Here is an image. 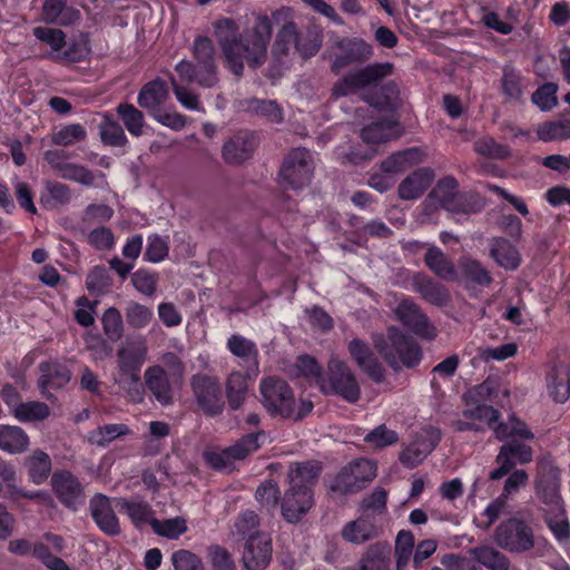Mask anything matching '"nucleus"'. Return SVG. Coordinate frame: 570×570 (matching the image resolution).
Returning <instances> with one entry per match:
<instances>
[{
  "label": "nucleus",
  "instance_id": "obj_1",
  "mask_svg": "<svg viewBox=\"0 0 570 570\" xmlns=\"http://www.w3.org/2000/svg\"><path fill=\"white\" fill-rule=\"evenodd\" d=\"M214 29L226 66L233 73L242 75L245 63L258 68L265 62L272 36V22L267 16L257 17L253 30L239 39H236L237 27L232 19L216 21Z\"/></svg>",
  "mask_w": 570,
  "mask_h": 570
},
{
  "label": "nucleus",
  "instance_id": "obj_2",
  "mask_svg": "<svg viewBox=\"0 0 570 570\" xmlns=\"http://www.w3.org/2000/svg\"><path fill=\"white\" fill-rule=\"evenodd\" d=\"M493 391V383L489 381L469 390L464 395L465 407L461 417L452 422L453 429L458 432H482L492 429L500 441L509 438L533 439V433L527 425L513 416L507 422L497 423L500 417L499 411L487 404Z\"/></svg>",
  "mask_w": 570,
  "mask_h": 570
},
{
  "label": "nucleus",
  "instance_id": "obj_3",
  "mask_svg": "<svg viewBox=\"0 0 570 570\" xmlns=\"http://www.w3.org/2000/svg\"><path fill=\"white\" fill-rule=\"evenodd\" d=\"M194 57L197 65L181 60L176 65L178 78H171V85L177 100L189 110H200L198 96L191 92L187 85L197 83L209 88L217 82L215 66V49L213 41L207 37H198L194 42Z\"/></svg>",
  "mask_w": 570,
  "mask_h": 570
},
{
  "label": "nucleus",
  "instance_id": "obj_4",
  "mask_svg": "<svg viewBox=\"0 0 570 570\" xmlns=\"http://www.w3.org/2000/svg\"><path fill=\"white\" fill-rule=\"evenodd\" d=\"M321 465L316 461L295 463L288 471V488L282 502V513L288 522H296L313 504V485Z\"/></svg>",
  "mask_w": 570,
  "mask_h": 570
},
{
  "label": "nucleus",
  "instance_id": "obj_5",
  "mask_svg": "<svg viewBox=\"0 0 570 570\" xmlns=\"http://www.w3.org/2000/svg\"><path fill=\"white\" fill-rule=\"evenodd\" d=\"M148 355V345L142 336L126 338L117 351L118 372L115 383L131 399H140V370Z\"/></svg>",
  "mask_w": 570,
  "mask_h": 570
},
{
  "label": "nucleus",
  "instance_id": "obj_6",
  "mask_svg": "<svg viewBox=\"0 0 570 570\" xmlns=\"http://www.w3.org/2000/svg\"><path fill=\"white\" fill-rule=\"evenodd\" d=\"M259 390L264 406L273 415L299 420L313 409L311 401L299 400L297 402L288 384L281 379H264Z\"/></svg>",
  "mask_w": 570,
  "mask_h": 570
},
{
  "label": "nucleus",
  "instance_id": "obj_7",
  "mask_svg": "<svg viewBox=\"0 0 570 570\" xmlns=\"http://www.w3.org/2000/svg\"><path fill=\"white\" fill-rule=\"evenodd\" d=\"M373 344L382 357L394 368L413 367L421 360L419 345L394 326L389 327L386 336L375 335Z\"/></svg>",
  "mask_w": 570,
  "mask_h": 570
},
{
  "label": "nucleus",
  "instance_id": "obj_8",
  "mask_svg": "<svg viewBox=\"0 0 570 570\" xmlns=\"http://www.w3.org/2000/svg\"><path fill=\"white\" fill-rule=\"evenodd\" d=\"M320 390L324 394L340 396L350 403L357 402L361 395L354 372L337 356L330 358Z\"/></svg>",
  "mask_w": 570,
  "mask_h": 570
},
{
  "label": "nucleus",
  "instance_id": "obj_9",
  "mask_svg": "<svg viewBox=\"0 0 570 570\" xmlns=\"http://www.w3.org/2000/svg\"><path fill=\"white\" fill-rule=\"evenodd\" d=\"M393 65L390 62L372 63L364 68L355 69L340 78L332 88L335 98L346 97L368 86H373L392 75Z\"/></svg>",
  "mask_w": 570,
  "mask_h": 570
},
{
  "label": "nucleus",
  "instance_id": "obj_10",
  "mask_svg": "<svg viewBox=\"0 0 570 570\" xmlns=\"http://www.w3.org/2000/svg\"><path fill=\"white\" fill-rule=\"evenodd\" d=\"M376 476V465L367 459L355 460L345 465L330 484L331 492L344 495L362 490Z\"/></svg>",
  "mask_w": 570,
  "mask_h": 570
},
{
  "label": "nucleus",
  "instance_id": "obj_11",
  "mask_svg": "<svg viewBox=\"0 0 570 570\" xmlns=\"http://www.w3.org/2000/svg\"><path fill=\"white\" fill-rule=\"evenodd\" d=\"M494 541L509 552L522 553L534 547V534L530 525L512 518L495 529Z\"/></svg>",
  "mask_w": 570,
  "mask_h": 570
},
{
  "label": "nucleus",
  "instance_id": "obj_12",
  "mask_svg": "<svg viewBox=\"0 0 570 570\" xmlns=\"http://www.w3.org/2000/svg\"><path fill=\"white\" fill-rule=\"evenodd\" d=\"M424 207L436 209L442 207L455 214H469L472 208L466 204V195L458 190V183L453 177H444L428 196Z\"/></svg>",
  "mask_w": 570,
  "mask_h": 570
},
{
  "label": "nucleus",
  "instance_id": "obj_13",
  "mask_svg": "<svg viewBox=\"0 0 570 570\" xmlns=\"http://www.w3.org/2000/svg\"><path fill=\"white\" fill-rule=\"evenodd\" d=\"M373 55V48L361 38L338 39L331 55V68L335 73H340L344 68L368 60Z\"/></svg>",
  "mask_w": 570,
  "mask_h": 570
},
{
  "label": "nucleus",
  "instance_id": "obj_14",
  "mask_svg": "<svg viewBox=\"0 0 570 570\" xmlns=\"http://www.w3.org/2000/svg\"><path fill=\"white\" fill-rule=\"evenodd\" d=\"M313 169L311 153L304 148H297L292 150L284 160L281 176L287 187L299 189L309 183Z\"/></svg>",
  "mask_w": 570,
  "mask_h": 570
},
{
  "label": "nucleus",
  "instance_id": "obj_15",
  "mask_svg": "<svg viewBox=\"0 0 570 570\" xmlns=\"http://www.w3.org/2000/svg\"><path fill=\"white\" fill-rule=\"evenodd\" d=\"M400 132L399 125L395 121L386 120L374 122L363 128L361 132L363 142L368 145L365 151L358 153L352 150L350 154H340L338 156L352 164H360L362 160L371 158L375 154L373 145L396 138L400 136Z\"/></svg>",
  "mask_w": 570,
  "mask_h": 570
},
{
  "label": "nucleus",
  "instance_id": "obj_16",
  "mask_svg": "<svg viewBox=\"0 0 570 570\" xmlns=\"http://www.w3.org/2000/svg\"><path fill=\"white\" fill-rule=\"evenodd\" d=\"M190 386L199 407L209 415H216L224 409L220 383L217 377L207 374H195Z\"/></svg>",
  "mask_w": 570,
  "mask_h": 570
},
{
  "label": "nucleus",
  "instance_id": "obj_17",
  "mask_svg": "<svg viewBox=\"0 0 570 570\" xmlns=\"http://www.w3.org/2000/svg\"><path fill=\"white\" fill-rule=\"evenodd\" d=\"M266 440L267 435L263 431L248 434L240 439L236 444L222 452H206V462L215 469H224L232 460L245 459L248 454L256 451Z\"/></svg>",
  "mask_w": 570,
  "mask_h": 570
},
{
  "label": "nucleus",
  "instance_id": "obj_18",
  "mask_svg": "<svg viewBox=\"0 0 570 570\" xmlns=\"http://www.w3.org/2000/svg\"><path fill=\"white\" fill-rule=\"evenodd\" d=\"M272 539L263 532L249 535L244 544L243 564L247 570H263L272 559Z\"/></svg>",
  "mask_w": 570,
  "mask_h": 570
},
{
  "label": "nucleus",
  "instance_id": "obj_19",
  "mask_svg": "<svg viewBox=\"0 0 570 570\" xmlns=\"http://www.w3.org/2000/svg\"><path fill=\"white\" fill-rule=\"evenodd\" d=\"M441 439L438 429L429 426L422 429L414 441L400 454V461L407 468H414L422 463Z\"/></svg>",
  "mask_w": 570,
  "mask_h": 570
},
{
  "label": "nucleus",
  "instance_id": "obj_20",
  "mask_svg": "<svg viewBox=\"0 0 570 570\" xmlns=\"http://www.w3.org/2000/svg\"><path fill=\"white\" fill-rule=\"evenodd\" d=\"M51 487L58 500L72 510L85 502L82 487L78 479L69 471H57L51 476Z\"/></svg>",
  "mask_w": 570,
  "mask_h": 570
},
{
  "label": "nucleus",
  "instance_id": "obj_21",
  "mask_svg": "<svg viewBox=\"0 0 570 570\" xmlns=\"http://www.w3.org/2000/svg\"><path fill=\"white\" fill-rule=\"evenodd\" d=\"M395 315L402 324L415 334L425 338L435 337L434 326L411 299H402L395 308Z\"/></svg>",
  "mask_w": 570,
  "mask_h": 570
},
{
  "label": "nucleus",
  "instance_id": "obj_22",
  "mask_svg": "<svg viewBox=\"0 0 570 570\" xmlns=\"http://www.w3.org/2000/svg\"><path fill=\"white\" fill-rule=\"evenodd\" d=\"M347 351L356 365L373 381L380 383L384 380V368L368 344L360 338H353L347 345Z\"/></svg>",
  "mask_w": 570,
  "mask_h": 570
},
{
  "label": "nucleus",
  "instance_id": "obj_23",
  "mask_svg": "<svg viewBox=\"0 0 570 570\" xmlns=\"http://www.w3.org/2000/svg\"><path fill=\"white\" fill-rule=\"evenodd\" d=\"M560 469L556 465H549L546 471L535 481V491L540 500L550 509L554 510L562 507L560 498Z\"/></svg>",
  "mask_w": 570,
  "mask_h": 570
},
{
  "label": "nucleus",
  "instance_id": "obj_24",
  "mask_svg": "<svg viewBox=\"0 0 570 570\" xmlns=\"http://www.w3.org/2000/svg\"><path fill=\"white\" fill-rule=\"evenodd\" d=\"M90 510L95 522L102 532L108 535H116L120 532L118 518L106 495L96 494L90 500Z\"/></svg>",
  "mask_w": 570,
  "mask_h": 570
},
{
  "label": "nucleus",
  "instance_id": "obj_25",
  "mask_svg": "<svg viewBox=\"0 0 570 570\" xmlns=\"http://www.w3.org/2000/svg\"><path fill=\"white\" fill-rule=\"evenodd\" d=\"M147 389L154 397L167 405L173 401V386L167 372L160 365H153L146 368L144 374Z\"/></svg>",
  "mask_w": 570,
  "mask_h": 570
},
{
  "label": "nucleus",
  "instance_id": "obj_26",
  "mask_svg": "<svg viewBox=\"0 0 570 570\" xmlns=\"http://www.w3.org/2000/svg\"><path fill=\"white\" fill-rule=\"evenodd\" d=\"M41 375L38 381L40 392L47 399H52L49 393L50 389H60L65 386L71 379L67 367L59 363L50 362L40 365Z\"/></svg>",
  "mask_w": 570,
  "mask_h": 570
},
{
  "label": "nucleus",
  "instance_id": "obj_27",
  "mask_svg": "<svg viewBox=\"0 0 570 570\" xmlns=\"http://www.w3.org/2000/svg\"><path fill=\"white\" fill-rule=\"evenodd\" d=\"M434 179V173L429 168H420L409 175L399 186V196L404 200L421 197Z\"/></svg>",
  "mask_w": 570,
  "mask_h": 570
},
{
  "label": "nucleus",
  "instance_id": "obj_28",
  "mask_svg": "<svg viewBox=\"0 0 570 570\" xmlns=\"http://www.w3.org/2000/svg\"><path fill=\"white\" fill-rule=\"evenodd\" d=\"M227 350L236 357H238L247 370L253 372V375L258 373V350L256 344L239 335L234 334L227 340Z\"/></svg>",
  "mask_w": 570,
  "mask_h": 570
},
{
  "label": "nucleus",
  "instance_id": "obj_29",
  "mask_svg": "<svg viewBox=\"0 0 570 570\" xmlns=\"http://www.w3.org/2000/svg\"><path fill=\"white\" fill-rule=\"evenodd\" d=\"M377 535V528L372 518L362 515L348 522L342 530V537L354 544L364 543Z\"/></svg>",
  "mask_w": 570,
  "mask_h": 570
},
{
  "label": "nucleus",
  "instance_id": "obj_30",
  "mask_svg": "<svg viewBox=\"0 0 570 570\" xmlns=\"http://www.w3.org/2000/svg\"><path fill=\"white\" fill-rule=\"evenodd\" d=\"M168 97L169 90L167 85L163 80L156 79L141 88L138 95V104L140 107L155 114Z\"/></svg>",
  "mask_w": 570,
  "mask_h": 570
},
{
  "label": "nucleus",
  "instance_id": "obj_31",
  "mask_svg": "<svg viewBox=\"0 0 570 570\" xmlns=\"http://www.w3.org/2000/svg\"><path fill=\"white\" fill-rule=\"evenodd\" d=\"M255 376L250 370H247L245 374L238 371L229 374L226 381V396L230 409L237 410L242 406L248 391L247 381Z\"/></svg>",
  "mask_w": 570,
  "mask_h": 570
},
{
  "label": "nucleus",
  "instance_id": "obj_32",
  "mask_svg": "<svg viewBox=\"0 0 570 570\" xmlns=\"http://www.w3.org/2000/svg\"><path fill=\"white\" fill-rule=\"evenodd\" d=\"M255 144L247 134H238L223 146V157L228 164H240L248 159Z\"/></svg>",
  "mask_w": 570,
  "mask_h": 570
},
{
  "label": "nucleus",
  "instance_id": "obj_33",
  "mask_svg": "<svg viewBox=\"0 0 570 570\" xmlns=\"http://www.w3.org/2000/svg\"><path fill=\"white\" fill-rule=\"evenodd\" d=\"M28 434L16 425H0V449L10 454L23 453L28 450Z\"/></svg>",
  "mask_w": 570,
  "mask_h": 570
},
{
  "label": "nucleus",
  "instance_id": "obj_34",
  "mask_svg": "<svg viewBox=\"0 0 570 570\" xmlns=\"http://www.w3.org/2000/svg\"><path fill=\"white\" fill-rule=\"evenodd\" d=\"M423 160V153L419 148H410L393 154L382 163V170L385 175H394L405 171L410 167Z\"/></svg>",
  "mask_w": 570,
  "mask_h": 570
},
{
  "label": "nucleus",
  "instance_id": "obj_35",
  "mask_svg": "<svg viewBox=\"0 0 570 570\" xmlns=\"http://www.w3.org/2000/svg\"><path fill=\"white\" fill-rule=\"evenodd\" d=\"M79 18V12L68 8L65 0H45L42 20L47 23L70 24Z\"/></svg>",
  "mask_w": 570,
  "mask_h": 570
},
{
  "label": "nucleus",
  "instance_id": "obj_36",
  "mask_svg": "<svg viewBox=\"0 0 570 570\" xmlns=\"http://www.w3.org/2000/svg\"><path fill=\"white\" fill-rule=\"evenodd\" d=\"M116 505L120 512L128 515L136 527H141L146 523L151 524V520L155 519L150 505L144 501L120 498L117 500Z\"/></svg>",
  "mask_w": 570,
  "mask_h": 570
},
{
  "label": "nucleus",
  "instance_id": "obj_37",
  "mask_svg": "<svg viewBox=\"0 0 570 570\" xmlns=\"http://www.w3.org/2000/svg\"><path fill=\"white\" fill-rule=\"evenodd\" d=\"M425 263L429 268L445 281H455L458 277L456 269L446 258L440 248L431 246L425 254Z\"/></svg>",
  "mask_w": 570,
  "mask_h": 570
},
{
  "label": "nucleus",
  "instance_id": "obj_38",
  "mask_svg": "<svg viewBox=\"0 0 570 570\" xmlns=\"http://www.w3.org/2000/svg\"><path fill=\"white\" fill-rule=\"evenodd\" d=\"M71 190L67 185L57 181H48L41 194L40 203L47 209H56L69 204Z\"/></svg>",
  "mask_w": 570,
  "mask_h": 570
},
{
  "label": "nucleus",
  "instance_id": "obj_39",
  "mask_svg": "<svg viewBox=\"0 0 570 570\" xmlns=\"http://www.w3.org/2000/svg\"><path fill=\"white\" fill-rule=\"evenodd\" d=\"M390 549L385 544L371 546L360 563L347 570H387Z\"/></svg>",
  "mask_w": 570,
  "mask_h": 570
},
{
  "label": "nucleus",
  "instance_id": "obj_40",
  "mask_svg": "<svg viewBox=\"0 0 570 570\" xmlns=\"http://www.w3.org/2000/svg\"><path fill=\"white\" fill-rule=\"evenodd\" d=\"M491 256L505 269H515L520 265L517 248L505 239H494L491 245Z\"/></svg>",
  "mask_w": 570,
  "mask_h": 570
},
{
  "label": "nucleus",
  "instance_id": "obj_41",
  "mask_svg": "<svg viewBox=\"0 0 570 570\" xmlns=\"http://www.w3.org/2000/svg\"><path fill=\"white\" fill-rule=\"evenodd\" d=\"M472 557L489 570H508L510 567L509 559L499 550L481 546L471 550Z\"/></svg>",
  "mask_w": 570,
  "mask_h": 570
},
{
  "label": "nucleus",
  "instance_id": "obj_42",
  "mask_svg": "<svg viewBox=\"0 0 570 570\" xmlns=\"http://www.w3.org/2000/svg\"><path fill=\"white\" fill-rule=\"evenodd\" d=\"M30 479L36 484H41L51 471L50 456L43 451L36 450L26 460Z\"/></svg>",
  "mask_w": 570,
  "mask_h": 570
},
{
  "label": "nucleus",
  "instance_id": "obj_43",
  "mask_svg": "<svg viewBox=\"0 0 570 570\" xmlns=\"http://www.w3.org/2000/svg\"><path fill=\"white\" fill-rule=\"evenodd\" d=\"M548 390L556 402L563 403L570 396V376L564 368H556L548 376Z\"/></svg>",
  "mask_w": 570,
  "mask_h": 570
},
{
  "label": "nucleus",
  "instance_id": "obj_44",
  "mask_svg": "<svg viewBox=\"0 0 570 570\" xmlns=\"http://www.w3.org/2000/svg\"><path fill=\"white\" fill-rule=\"evenodd\" d=\"M324 374L325 373L322 372V367L314 357L308 355H301L297 357L293 375L304 377L309 384H315L320 387Z\"/></svg>",
  "mask_w": 570,
  "mask_h": 570
},
{
  "label": "nucleus",
  "instance_id": "obj_45",
  "mask_svg": "<svg viewBox=\"0 0 570 570\" xmlns=\"http://www.w3.org/2000/svg\"><path fill=\"white\" fill-rule=\"evenodd\" d=\"M32 33L38 40L46 42L51 48L50 57L58 60L61 50L67 45L65 32L60 29L36 27Z\"/></svg>",
  "mask_w": 570,
  "mask_h": 570
},
{
  "label": "nucleus",
  "instance_id": "obj_46",
  "mask_svg": "<svg viewBox=\"0 0 570 570\" xmlns=\"http://www.w3.org/2000/svg\"><path fill=\"white\" fill-rule=\"evenodd\" d=\"M50 415L47 404L38 401L21 403L13 410V416L20 422L43 421Z\"/></svg>",
  "mask_w": 570,
  "mask_h": 570
},
{
  "label": "nucleus",
  "instance_id": "obj_47",
  "mask_svg": "<svg viewBox=\"0 0 570 570\" xmlns=\"http://www.w3.org/2000/svg\"><path fill=\"white\" fill-rule=\"evenodd\" d=\"M87 138V130L80 124H69L52 134V142L57 146H72Z\"/></svg>",
  "mask_w": 570,
  "mask_h": 570
},
{
  "label": "nucleus",
  "instance_id": "obj_48",
  "mask_svg": "<svg viewBox=\"0 0 570 570\" xmlns=\"http://www.w3.org/2000/svg\"><path fill=\"white\" fill-rule=\"evenodd\" d=\"M414 287L426 301L433 304L441 305L448 299L445 288L430 278L417 276L414 281Z\"/></svg>",
  "mask_w": 570,
  "mask_h": 570
},
{
  "label": "nucleus",
  "instance_id": "obj_49",
  "mask_svg": "<svg viewBox=\"0 0 570 570\" xmlns=\"http://www.w3.org/2000/svg\"><path fill=\"white\" fill-rule=\"evenodd\" d=\"M101 140L110 146H124L127 142L126 135L121 126L110 116L105 115L99 125Z\"/></svg>",
  "mask_w": 570,
  "mask_h": 570
},
{
  "label": "nucleus",
  "instance_id": "obj_50",
  "mask_svg": "<svg viewBox=\"0 0 570 570\" xmlns=\"http://www.w3.org/2000/svg\"><path fill=\"white\" fill-rule=\"evenodd\" d=\"M129 433V429L125 424H107L89 433V441L99 446H106L119 436Z\"/></svg>",
  "mask_w": 570,
  "mask_h": 570
},
{
  "label": "nucleus",
  "instance_id": "obj_51",
  "mask_svg": "<svg viewBox=\"0 0 570 570\" xmlns=\"http://www.w3.org/2000/svg\"><path fill=\"white\" fill-rule=\"evenodd\" d=\"M66 49L61 50L58 60L79 62L85 60L90 53L89 39L80 36L66 45Z\"/></svg>",
  "mask_w": 570,
  "mask_h": 570
},
{
  "label": "nucleus",
  "instance_id": "obj_52",
  "mask_svg": "<svg viewBox=\"0 0 570 570\" xmlns=\"http://www.w3.org/2000/svg\"><path fill=\"white\" fill-rule=\"evenodd\" d=\"M117 112L131 135L140 136L142 134L144 116L137 108L132 105L121 104L117 107Z\"/></svg>",
  "mask_w": 570,
  "mask_h": 570
},
{
  "label": "nucleus",
  "instance_id": "obj_53",
  "mask_svg": "<svg viewBox=\"0 0 570 570\" xmlns=\"http://www.w3.org/2000/svg\"><path fill=\"white\" fill-rule=\"evenodd\" d=\"M151 527L157 534L168 539H177L187 530L186 520L180 517L164 521L154 519L151 520Z\"/></svg>",
  "mask_w": 570,
  "mask_h": 570
},
{
  "label": "nucleus",
  "instance_id": "obj_54",
  "mask_svg": "<svg viewBox=\"0 0 570 570\" xmlns=\"http://www.w3.org/2000/svg\"><path fill=\"white\" fill-rule=\"evenodd\" d=\"M538 137L546 142L570 139V120L543 124L538 129Z\"/></svg>",
  "mask_w": 570,
  "mask_h": 570
},
{
  "label": "nucleus",
  "instance_id": "obj_55",
  "mask_svg": "<svg viewBox=\"0 0 570 570\" xmlns=\"http://www.w3.org/2000/svg\"><path fill=\"white\" fill-rule=\"evenodd\" d=\"M153 317V309L139 303H130L126 309L128 325L137 330L145 328Z\"/></svg>",
  "mask_w": 570,
  "mask_h": 570
},
{
  "label": "nucleus",
  "instance_id": "obj_56",
  "mask_svg": "<svg viewBox=\"0 0 570 570\" xmlns=\"http://www.w3.org/2000/svg\"><path fill=\"white\" fill-rule=\"evenodd\" d=\"M414 548V534L407 530H401L395 540V552L397 556V569L401 570L407 564Z\"/></svg>",
  "mask_w": 570,
  "mask_h": 570
},
{
  "label": "nucleus",
  "instance_id": "obj_57",
  "mask_svg": "<svg viewBox=\"0 0 570 570\" xmlns=\"http://www.w3.org/2000/svg\"><path fill=\"white\" fill-rule=\"evenodd\" d=\"M169 253L168 240L157 234H153L147 238V246L144 254L146 261L150 263L163 262Z\"/></svg>",
  "mask_w": 570,
  "mask_h": 570
},
{
  "label": "nucleus",
  "instance_id": "obj_58",
  "mask_svg": "<svg viewBox=\"0 0 570 570\" xmlns=\"http://www.w3.org/2000/svg\"><path fill=\"white\" fill-rule=\"evenodd\" d=\"M547 523L556 538L563 541L569 538V523L563 507L550 510L546 515Z\"/></svg>",
  "mask_w": 570,
  "mask_h": 570
},
{
  "label": "nucleus",
  "instance_id": "obj_59",
  "mask_svg": "<svg viewBox=\"0 0 570 570\" xmlns=\"http://www.w3.org/2000/svg\"><path fill=\"white\" fill-rule=\"evenodd\" d=\"M59 176L63 179L73 180L85 186H91L95 181V175L89 169L69 161L66 163L65 167H62Z\"/></svg>",
  "mask_w": 570,
  "mask_h": 570
},
{
  "label": "nucleus",
  "instance_id": "obj_60",
  "mask_svg": "<svg viewBox=\"0 0 570 570\" xmlns=\"http://www.w3.org/2000/svg\"><path fill=\"white\" fill-rule=\"evenodd\" d=\"M105 334L112 341L118 340L122 333V318L120 312L115 308H108L101 318Z\"/></svg>",
  "mask_w": 570,
  "mask_h": 570
},
{
  "label": "nucleus",
  "instance_id": "obj_61",
  "mask_svg": "<svg viewBox=\"0 0 570 570\" xmlns=\"http://www.w3.org/2000/svg\"><path fill=\"white\" fill-rule=\"evenodd\" d=\"M557 91L558 86L556 83L547 82L538 88V90L532 95V101L541 110H550L558 102Z\"/></svg>",
  "mask_w": 570,
  "mask_h": 570
},
{
  "label": "nucleus",
  "instance_id": "obj_62",
  "mask_svg": "<svg viewBox=\"0 0 570 570\" xmlns=\"http://www.w3.org/2000/svg\"><path fill=\"white\" fill-rule=\"evenodd\" d=\"M109 286V274L105 267H94L86 278V287L91 293L102 294L108 291Z\"/></svg>",
  "mask_w": 570,
  "mask_h": 570
},
{
  "label": "nucleus",
  "instance_id": "obj_63",
  "mask_svg": "<svg viewBox=\"0 0 570 570\" xmlns=\"http://www.w3.org/2000/svg\"><path fill=\"white\" fill-rule=\"evenodd\" d=\"M96 302L81 296L76 301L75 318L83 327L91 326L96 320Z\"/></svg>",
  "mask_w": 570,
  "mask_h": 570
},
{
  "label": "nucleus",
  "instance_id": "obj_64",
  "mask_svg": "<svg viewBox=\"0 0 570 570\" xmlns=\"http://www.w3.org/2000/svg\"><path fill=\"white\" fill-rule=\"evenodd\" d=\"M171 562L175 570H204L202 559L187 550H178L173 553Z\"/></svg>",
  "mask_w": 570,
  "mask_h": 570
}]
</instances>
